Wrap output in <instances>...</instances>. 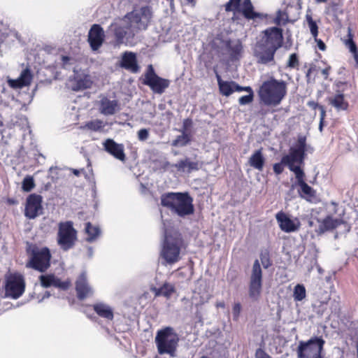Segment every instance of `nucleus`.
<instances>
[{"mask_svg": "<svg viewBox=\"0 0 358 358\" xmlns=\"http://www.w3.org/2000/svg\"><path fill=\"white\" fill-rule=\"evenodd\" d=\"M152 12L150 6H145L134 9L122 19H119L110 25L118 43L124 39L132 38L141 30L146 29L152 18Z\"/></svg>", "mask_w": 358, "mask_h": 358, "instance_id": "1", "label": "nucleus"}, {"mask_svg": "<svg viewBox=\"0 0 358 358\" xmlns=\"http://www.w3.org/2000/svg\"><path fill=\"white\" fill-rule=\"evenodd\" d=\"M161 204L179 217L194 213L193 199L188 192H168L161 196Z\"/></svg>", "mask_w": 358, "mask_h": 358, "instance_id": "2", "label": "nucleus"}, {"mask_svg": "<svg viewBox=\"0 0 358 358\" xmlns=\"http://www.w3.org/2000/svg\"><path fill=\"white\" fill-rule=\"evenodd\" d=\"M287 83L282 80L271 78L259 87L258 94L260 101L266 106H278L287 94Z\"/></svg>", "mask_w": 358, "mask_h": 358, "instance_id": "3", "label": "nucleus"}, {"mask_svg": "<svg viewBox=\"0 0 358 358\" xmlns=\"http://www.w3.org/2000/svg\"><path fill=\"white\" fill-rule=\"evenodd\" d=\"M307 151L306 137L299 134L296 144L291 147L288 154L282 157V162L294 173L295 177L304 175L301 166L304 164L306 152Z\"/></svg>", "mask_w": 358, "mask_h": 358, "instance_id": "4", "label": "nucleus"}, {"mask_svg": "<svg viewBox=\"0 0 358 358\" xmlns=\"http://www.w3.org/2000/svg\"><path fill=\"white\" fill-rule=\"evenodd\" d=\"M178 342L179 336L171 327L158 330L155 338L158 353L168 355L170 357H176Z\"/></svg>", "mask_w": 358, "mask_h": 358, "instance_id": "5", "label": "nucleus"}, {"mask_svg": "<svg viewBox=\"0 0 358 358\" xmlns=\"http://www.w3.org/2000/svg\"><path fill=\"white\" fill-rule=\"evenodd\" d=\"M182 243L181 235L178 231H174L171 234L165 231L161 257L167 264H173L180 260Z\"/></svg>", "mask_w": 358, "mask_h": 358, "instance_id": "6", "label": "nucleus"}, {"mask_svg": "<svg viewBox=\"0 0 358 358\" xmlns=\"http://www.w3.org/2000/svg\"><path fill=\"white\" fill-rule=\"evenodd\" d=\"M325 341L322 337L314 336L307 341H300L297 348L298 358H322Z\"/></svg>", "mask_w": 358, "mask_h": 358, "instance_id": "7", "label": "nucleus"}, {"mask_svg": "<svg viewBox=\"0 0 358 358\" xmlns=\"http://www.w3.org/2000/svg\"><path fill=\"white\" fill-rule=\"evenodd\" d=\"M50 252L48 248H34L31 251V256L27 266L44 272L50 266Z\"/></svg>", "mask_w": 358, "mask_h": 358, "instance_id": "8", "label": "nucleus"}, {"mask_svg": "<svg viewBox=\"0 0 358 358\" xmlns=\"http://www.w3.org/2000/svg\"><path fill=\"white\" fill-rule=\"evenodd\" d=\"M77 238V232L71 222H61L59 224L57 243L62 249L71 248Z\"/></svg>", "mask_w": 358, "mask_h": 358, "instance_id": "9", "label": "nucleus"}, {"mask_svg": "<svg viewBox=\"0 0 358 358\" xmlns=\"http://www.w3.org/2000/svg\"><path fill=\"white\" fill-rule=\"evenodd\" d=\"M143 83L150 87L153 92L161 94L169 86L170 81L158 76L152 65L150 64L144 74Z\"/></svg>", "mask_w": 358, "mask_h": 358, "instance_id": "10", "label": "nucleus"}, {"mask_svg": "<svg viewBox=\"0 0 358 358\" xmlns=\"http://www.w3.org/2000/svg\"><path fill=\"white\" fill-rule=\"evenodd\" d=\"M6 294L13 299H18L24 292L25 282L23 276L17 273L6 276Z\"/></svg>", "mask_w": 358, "mask_h": 358, "instance_id": "11", "label": "nucleus"}, {"mask_svg": "<svg viewBox=\"0 0 358 358\" xmlns=\"http://www.w3.org/2000/svg\"><path fill=\"white\" fill-rule=\"evenodd\" d=\"M262 287V271L258 259L254 262L250 277L249 295L254 300L260 296Z\"/></svg>", "mask_w": 358, "mask_h": 358, "instance_id": "12", "label": "nucleus"}, {"mask_svg": "<svg viewBox=\"0 0 358 358\" xmlns=\"http://www.w3.org/2000/svg\"><path fill=\"white\" fill-rule=\"evenodd\" d=\"M241 0H229L225 5L227 11L241 13L245 18L254 19L258 14L253 10V6L250 0H244L241 4Z\"/></svg>", "mask_w": 358, "mask_h": 358, "instance_id": "13", "label": "nucleus"}, {"mask_svg": "<svg viewBox=\"0 0 358 358\" xmlns=\"http://www.w3.org/2000/svg\"><path fill=\"white\" fill-rule=\"evenodd\" d=\"M43 198L41 195L31 194L26 201L24 215L29 219H34L43 212Z\"/></svg>", "mask_w": 358, "mask_h": 358, "instance_id": "14", "label": "nucleus"}, {"mask_svg": "<svg viewBox=\"0 0 358 358\" xmlns=\"http://www.w3.org/2000/svg\"><path fill=\"white\" fill-rule=\"evenodd\" d=\"M264 36L259 41L277 50L282 45V30L278 27H271L264 31Z\"/></svg>", "mask_w": 358, "mask_h": 358, "instance_id": "15", "label": "nucleus"}, {"mask_svg": "<svg viewBox=\"0 0 358 358\" xmlns=\"http://www.w3.org/2000/svg\"><path fill=\"white\" fill-rule=\"evenodd\" d=\"M275 219L280 229L284 232H295L299 231L301 227V222L298 217L292 219L282 211H280L275 215Z\"/></svg>", "mask_w": 358, "mask_h": 358, "instance_id": "16", "label": "nucleus"}, {"mask_svg": "<svg viewBox=\"0 0 358 358\" xmlns=\"http://www.w3.org/2000/svg\"><path fill=\"white\" fill-rule=\"evenodd\" d=\"M276 50L264 43L258 41L254 48V55L257 59V62L266 64L271 62L274 59V55Z\"/></svg>", "mask_w": 358, "mask_h": 358, "instance_id": "17", "label": "nucleus"}, {"mask_svg": "<svg viewBox=\"0 0 358 358\" xmlns=\"http://www.w3.org/2000/svg\"><path fill=\"white\" fill-rule=\"evenodd\" d=\"M103 146L104 150L115 159L125 162L126 155L123 144L117 143L114 140L108 138L103 143Z\"/></svg>", "mask_w": 358, "mask_h": 358, "instance_id": "18", "label": "nucleus"}, {"mask_svg": "<svg viewBox=\"0 0 358 358\" xmlns=\"http://www.w3.org/2000/svg\"><path fill=\"white\" fill-rule=\"evenodd\" d=\"M104 31L99 24H93L88 34V42L93 50H97L104 40Z\"/></svg>", "mask_w": 358, "mask_h": 358, "instance_id": "19", "label": "nucleus"}, {"mask_svg": "<svg viewBox=\"0 0 358 358\" xmlns=\"http://www.w3.org/2000/svg\"><path fill=\"white\" fill-rule=\"evenodd\" d=\"M202 166L198 160H191L190 158L185 157L179 160L172 166L175 167L178 172L189 173L194 171H198Z\"/></svg>", "mask_w": 358, "mask_h": 358, "instance_id": "20", "label": "nucleus"}, {"mask_svg": "<svg viewBox=\"0 0 358 358\" xmlns=\"http://www.w3.org/2000/svg\"><path fill=\"white\" fill-rule=\"evenodd\" d=\"M284 7L277 11L276 17L273 22L278 25H285L290 20L291 9L293 8V2L290 0H284Z\"/></svg>", "mask_w": 358, "mask_h": 358, "instance_id": "21", "label": "nucleus"}, {"mask_svg": "<svg viewBox=\"0 0 358 358\" xmlns=\"http://www.w3.org/2000/svg\"><path fill=\"white\" fill-rule=\"evenodd\" d=\"M120 66L134 73L139 71V66L137 62L136 55L131 52H125L122 55Z\"/></svg>", "mask_w": 358, "mask_h": 358, "instance_id": "22", "label": "nucleus"}, {"mask_svg": "<svg viewBox=\"0 0 358 358\" xmlns=\"http://www.w3.org/2000/svg\"><path fill=\"white\" fill-rule=\"evenodd\" d=\"M39 280L41 285L44 287H55L66 290L70 285L69 282H62L59 278L53 274L41 275Z\"/></svg>", "mask_w": 358, "mask_h": 358, "instance_id": "23", "label": "nucleus"}, {"mask_svg": "<svg viewBox=\"0 0 358 358\" xmlns=\"http://www.w3.org/2000/svg\"><path fill=\"white\" fill-rule=\"evenodd\" d=\"M76 289L78 297L80 299H84L93 294V290L87 281V276L85 272L82 273L76 280Z\"/></svg>", "mask_w": 358, "mask_h": 358, "instance_id": "24", "label": "nucleus"}, {"mask_svg": "<svg viewBox=\"0 0 358 358\" xmlns=\"http://www.w3.org/2000/svg\"><path fill=\"white\" fill-rule=\"evenodd\" d=\"M119 110L117 100H110L106 96L99 101V111L104 115H112Z\"/></svg>", "mask_w": 358, "mask_h": 358, "instance_id": "25", "label": "nucleus"}, {"mask_svg": "<svg viewBox=\"0 0 358 358\" xmlns=\"http://www.w3.org/2000/svg\"><path fill=\"white\" fill-rule=\"evenodd\" d=\"M216 78L220 93L226 96H229L234 92H241V86L234 81H224L221 76L216 73Z\"/></svg>", "mask_w": 358, "mask_h": 358, "instance_id": "26", "label": "nucleus"}, {"mask_svg": "<svg viewBox=\"0 0 358 358\" xmlns=\"http://www.w3.org/2000/svg\"><path fill=\"white\" fill-rule=\"evenodd\" d=\"M32 77L29 69L26 68L21 72L18 78L9 80L8 84L13 88H22L31 84Z\"/></svg>", "mask_w": 358, "mask_h": 358, "instance_id": "27", "label": "nucleus"}, {"mask_svg": "<svg viewBox=\"0 0 358 358\" xmlns=\"http://www.w3.org/2000/svg\"><path fill=\"white\" fill-rule=\"evenodd\" d=\"M225 45L227 53L232 60L238 59L241 57L243 52V45L240 40L227 41Z\"/></svg>", "mask_w": 358, "mask_h": 358, "instance_id": "28", "label": "nucleus"}, {"mask_svg": "<svg viewBox=\"0 0 358 358\" xmlns=\"http://www.w3.org/2000/svg\"><path fill=\"white\" fill-rule=\"evenodd\" d=\"M304 177L305 174L296 177L297 183L300 186L301 193L303 194L301 196L307 201L313 202L315 200V191L305 182Z\"/></svg>", "mask_w": 358, "mask_h": 358, "instance_id": "29", "label": "nucleus"}, {"mask_svg": "<svg viewBox=\"0 0 358 358\" xmlns=\"http://www.w3.org/2000/svg\"><path fill=\"white\" fill-rule=\"evenodd\" d=\"M93 309L99 316L108 320H113V310L108 304L104 303H96L93 305Z\"/></svg>", "mask_w": 358, "mask_h": 358, "instance_id": "30", "label": "nucleus"}, {"mask_svg": "<svg viewBox=\"0 0 358 358\" xmlns=\"http://www.w3.org/2000/svg\"><path fill=\"white\" fill-rule=\"evenodd\" d=\"M150 289L155 296H164L167 299H169L176 292L175 286L169 282L164 283V285L159 288L155 287H152Z\"/></svg>", "mask_w": 358, "mask_h": 358, "instance_id": "31", "label": "nucleus"}, {"mask_svg": "<svg viewBox=\"0 0 358 358\" xmlns=\"http://www.w3.org/2000/svg\"><path fill=\"white\" fill-rule=\"evenodd\" d=\"M264 162L265 159L262 149L256 150L249 159L250 165L258 171H262Z\"/></svg>", "mask_w": 358, "mask_h": 358, "instance_id": "32", "label": "nucleus"}, {"mask_svg": "<svg viewBox=\"0 0 358 358\" xmlns=\"http://www.w3.org/2000/svg\"><path fill=\"white\" fill-rule=\"evenodd\" d=\"M329 103L337 110H345L348 108V103L345 100L344 95L341 93H338L329 99Z\"/></svg>", "mask_w": 358, "mask_h": 358, "instance_id": "33", "label": "nucleus"}, {"mask_svg": "<svg viewBox=\"0 0 358 358\" xmlns=\"http://www.w3.org/2000/svg\"><path fill=\"white\" fill-rule=\"evenodd\" d=\"M106 123L101 120L96 119L87 122L82 128L92 131H101L106 126Z\"/></svg>", "mask_w": 358, "mask_h": 358, "instance_id": "34", "label": "nucleus"}, {"mask_svg": "<svg viewBox=\"0 0 358 358\" xmlns=\"http://www.w3.org/2000/svg\"><path fill=\"white\" fill-rule=\"evenodd\" d=\"M75 80L76 85L72 87V89L75 91L87 89L92 85V81L88 76H84L83 77L77 76L75 78Z\"/></svg>", "mask_w": 358, "mask_h": 358, "instance_id": "35", "label": "nucleus"}, {"mask_svg": "<svg viewBox=\"0 0 358 358\" xmlns=\"http://www.w3.org/2000/svg\"><path fill=\"white\" fill-rule=\"evenodd\" d=\"M85 230L86 234L88 235V237L87 238V241L88 242L94 241L101 233L99 227L93 226L90 222L85 224Z\"/></svg>", "mask_w": 358, "mask_h": 358, "instance_id": "36", "label": "nucleus"}, {"mask_svg": "<svg viewBox=\"0 0 358 358\" xmlns=\"http://www.w3.org/2000/svg\"><path fill=\"white\" fill-rule=\"evenodd\" d=\"M245 91L248 93V95L242 96L238 99V103L240 105L244 106L250 103L253 101L254 98V92L250 87H241V92Z\"/></svg>", "mask_w": 358, "mask_h": 358, "instance_id": "37", "label": "nucleus"}, {"mask_svg": "<svg viewBox=\"0 0 358 358\" xmlns=\"http://www.w3.org/2000/svg\"><path fill=\"white\" fill-rule=\"evenodd\" d=\"M343 223L340 219H334L331 217H328L323 221V227L326 230H331L336 228Z\"/></svg>", "mask_w": 358, "mask_h": 358, "instance_id": "38", "label": "nucleus"}, {"mask_svg": "<svg viewBox=\"0 0 358 358\" xmlns=\"http://www.w3.org/2000/svg\"><path fill=\"white\" fill-rule=\"evenodd\" d=\"M306 292L305 287L303 285L298 284L294 287L293 297L296 301H302L306 298Z\"/></svg>", "mask_w": 358, "mask_h": 358, "instance_id": "39", "label": "nucleus"}, {"mask_svg": "<svg viewBox=\"0 0 358 358\" xmlns=\"http://www.w3.org/2000/svg\"><path fill=\"white\" fill-rule=\"evenodd\" d=\"M348 36H350V38L346 41L345 45L348 48L349 50L352 53L355 59L358 61L357 48L355 42L352 41V35L350 34V29H348Z\"/></svg>", "mask_w": 358, "mask_h": 358, "instance_id": "40", "label": "nucleus"}, {"mask_svg": "<svg viewBox=\"0 0 358 358\" xmlns=\"http://www.w3.org/2000/svg\"><path fill=\"white\" fill-rule=\"evenodd\" d=\"M35 187L34 180L32 176H26L22 182V188L24 192H30Z\"/></svg>", "mask_w": 358, "mask_h": 358, "instance_id": "41", "label": "nucleus"}, {"mask_svg": "<svg viewBox=\"0 0 358 358\" xmlns=\"http://www.w3.org/2000/svg\"><path fill=\"white\" fill-rule=\"evenodd\" d=\"M306 20L312 36L314 38H316L318 35V27L316 22L313 20L310 15H306Z\"/></svg>", "mask_w": 358, "mask_h": 358, "instance_id": "42", "label": "nucleus"}, {"mask_svg": "<svg viewBox=\"0 0 358 358\" xmlns=\"http://www.w3.org/2000/svg\"><path fill=\"white\" fill-rule=\"evenodd\" d=\"M189 138L187 134L178 136L172 143L173 146H185L187 144Z\"/></svg>", "mask_w": 358, "mask_h": 358, "instance_id": "43", "label": "nucleus"}, {"mask_svg": "<svg viewBox=\"0 0 358 358\" xmlns=\"http://www.w3.org/2000/svg\"><path fill=\"white\" fill-rule=\"evenodd\" d=\"M299 65V59L298 56L296 53H292L290 55L289 59L287 61V66L289 68H295Z\"/></svg>", "mask_w": 358, "mask_h": 358, "instance_id": "44", "label": "nucleus"}, {"mask_svg": "<svg viewBox=\"0 0 358 358\" xmlns=\"http://www.w3.org/2000/svg\"><path fill=\"white\" fill-rule=\"evenodd\" d=\"M149 137V131L147 129H141L138 131V138L141 141L147 140Z\"/></svg>", "mask_w": 358, "mask_h": 358, "instance_id": "45", "label": "nucleus"}, {"mask_svg": "<svg viewBox=\"0 0 358 358\" xmlns=\"http://www.w3.org/2000/svg\"><path fill=\"white\" fill-rule=\"evenodd\" d=\"M241 310V306L239 303H236L234 304L232 310L234 320H237L239 317L240 313Z\"/></svg>", "mask_w": 358, "mask_h": 358, "instance_id": "46", "label": "nucleus"}, {"mask_svg": "<svg viewBox=\"0 0 358 358\" xmlns=\"http://www.w3.org/2000/svg\"><path fill=\"white\" fill-rule=\"evenodd\" d=\"M283 166H285V164L282 162V160L280 163H276L273 165V171L276 174H280L282 173L284 168Z\"/></svg>", "mask_w": 358, "mask_h": 358, "instance_id": "47", "label": "nucleus"}, {"mask_svg": "<svg viewBox=\"0 0 358 358\" xmlns=\"http://www.w3.org/2000/svg\"><path fill=\"white\" fill-rule=\"evenodd\" d=\"M255 358H271L263 350L259 348L256 350Z\"/></svg>", "mask_w": 358, "mask_h": 358, "instance_id": "48", "label": "nucleus"}, {"mask_svg": "<svg viewBox=\"0 0 358 358\" xmlns=\"http://www.w3.org/2000/svg\"><path fill=\"white\" fill-rule=\"evenodd\" d=\"M320 109H321V115H320V125H319V129L320 131H322V127H323V122H324V116H325V111L324 110V108L322 107H320Z\"/></svg>", "mask_w": 358, "mask_h": 358, "instance_id": "49", "label": "nucleus"}, {"mask_svg": "<svg viewBox=\"0 0 358 358\" xmlns=\"http://www.w3.org/2000/svg\"><path fill=\"white\" fill-rule=\"evenodd\" d=\"M315 41L317 43V47L320 50L324 51L326 50V45L321 39H319L317 38V37H316V38H315Z\"/></svg>", "mask_w": 358, "mask_h": 358, "instance_id": "50", "label": "nucleus"}, {"mask_svg": "<svg viewBox=\"0 0 358 358\" xmlns=\"http://www.w3.org/2000/svg\"><path fill=\"white\" fill-rule=\"evenodd\" d=\"M262 263L265 268H267L270 265L269 259L266 256H263L261 257Z\"/></svg>", "mask_w": 358, "mask_h": 358, "instance_id": "51", "label": "nucleus"}, {"mask_svg": "<svg viewBox=\"0 0 358 358\" xmlns=\"http://www.w3.org/2000/svg\"><path fill=\"white\" fill-rule=\"evenodd\" d=\"M329 70H330V67L329 66V67L324 69L322 71V73L324 76L325 79H327V78H328Z\"/></svg>", "mask_w": 358, "mask_h": 358, "instance_id": "52", "label": "nucleus"}, {"mask_svg": "<svg viewBox=\"0 0 358 358\" xmlns=\"http://www.w3.org/2000/svg\"><path fill=\"white\" fill-rule=\"evenodd\" d=\"M70 58L67 56H62V60L63 62V65L65 66L67 62L69 61Z\"/></svg>", "mask_w": 358, "mask_h": 358, "instance_id": "53", "label": "nucleus"}, {"mask_svg": "<svg viewBox=\"0 0 358 358\" xmlns=\"http://www.w3.org/2000/svg\"><path fill=\"white\" fill-rule=\"evenodd\" d=\"M87 252H88V257H92V255H93V250H92V248H88L87 249Z\"/></svg>", "mask_w": 358, "mask_h": 358, "instance_id": "54", "label": "nucleus"}, {"mask_svg": "<svg viewBox=\"0 0 358 358\" xmlns=\"http://www.w3.org/2000/svg\"><path fill=\"white\" fill-rule=\"evenodd\" d=\"M224 306H225V304L224 302H217L216 303V307H217V308H224Z\"/></svg>", "mask_w": 358, "mask_h": 358, "instance_id": "55", "label": "nucleus"}, {"mask_svg": "<svg viewBox=\"0 0 358 358\" xmlns=\"http://www.w3.org/2000/svg\"><path fill=\"white\" fill-rule=\"evenodd\" d=\"M188 3H191L192 6L195 5L196 0H186Z\"/></svg>", "mask_w": 358, "mask_h": 358, "instance_id": "56", "label": "nucleus"}, {"mask_svg": "<svg viewBox=\"0 0 358 358\" xmlns=\"http://www.w3.org/2000/svg\"><path fill=\"white\" fill-rule=\"evenodd\" d=\"M73 173H74L76 176H79V174H80V171H78V170H77V169H74V170H73Z\"/></svg>", "mask_w": 358, "mask_h": 358, "instance_id": "57", "label": "nucleus"}, {"mask_svg": "<svg viewBox=\"0 0 358 358\" xmlns=\"http://www.w3.org/2000/svg\"><path fill=\"white\" fill-rule=\"evenodd\" d=\"M317 3H324L326 2L327 0H315Z\"/></svg>", "mask_w": 358, "mask_h": 358, "instance_id": "58", "label": "nucleus"}, {"mask_svg": "<svg viewBox=\"0 0 358 358\" xmlns=\"http://www.w3.org/2000/svg\"><path fill=\"white\" fill-rule=\"evenodd\" d=\"M310 73H311V69H309L308 70L307 73H306V76H307V77H308V76H309V75H310Z\"/></svg>", "mask_w": 358, "mask_h": 358, "instance_id": "59", "label": "nucleus"}, {"mask_svg": "<svg viewBox=\"0 0 358 358\" xmlns=\"http://www.w3.org/2000/svg\"><path fill=\"white\" fill-rule=\"evenodd\" d=\"M50 296V293L48 292H46L45 294V297H49Z\"/></svg>", "mask_w": 358, "mask_h": 358, "instance_id": "60", "label": "nucleus"}, {"mask_svg": "<svg viewBox=\"0 0 358 358\" xmlns=\"http://www.w3.org/2000/svg\"><path fill=\"white\" fill-rule=\"evenodd\" d=\"M308 105L311 106H315V103L314 102H309Z\"/></svg>", "mask_w": 358, "mask_h": 358, "instance_id": "61", "label": "nucleus"}, {"mask_svg": "<svg viewBox=\"0 0 358 358\" xmlns=\"http://www.w3.org/2000/svg\"><path fill=\"white\" fill-rule=\"evenodd\" d=\"M188 122V120H185L184 122V126L186 127L187 122Z\"/></svg>", "mask_w": 358, "mask_h": 358, "instance_id": "62", "label": "nucleus"}, {"mask_svg": "<svg viewBox=\"0 0 358 358\" xmlns=\"http://www.w3.org/2000/svg\"><path fill=\"white\" fill-rule=\"evenodd\" d=\"M357 358H358V345H357Z\"/></svg>", "mask_w": 358, "mask_h": 358, "instance_id": "63", "label": "nucleus"}, {"mask_svg": "<svg viewBox=\"0 0 358 358\" xmlns=\"http://www.w3.org/2000/svg\"><path fill=\"white\" fill-rule=\"evenodd\" d=\"M309 224H310V226H312V224H313L312 222H310Z\"/></svg>", "mask_w": 358, "mask_h": 358, "instance_id": "64", "label": "nucleus"}]
</instances>
